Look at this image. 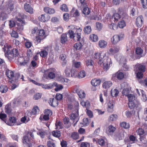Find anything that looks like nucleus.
<instances>
[{
	"mask_svg": "<svg viewBox=\"0 0 147 147\" xmlns=\"http://www.w3.org/2000/svg\"><path fill=\"white\" fill-rule=\"evenodd\" d=\"M42 86V87L45 89H50L53 88V84H40L39 85Z\"/></svg>",
	"mask_w": 147,
	"mask_h": 147,
	"instance_id": "nucleus-33",
	"label": "nucleus"
},
{
	"mask_svg": "<svg viewBox=\"0 0 147 147\" xmlns=\"http://www.w3.org/2000/svg\"><path fill=\"white\" fill-rule=\"evenodd\" d=\"M146 67L145 65L137 63L134 67L135 71L144 72L145 71Z\"/></svg>",
	"mask_w": 147,
	"mask_h": 147,
	"instance_id": "nucleus-5",
	"label": "nucleus"
},
{
	"mask_svg": "<svg viewBox=\"0 0 147 147\" xmlns=\"http://www.w3.org/2000/svg\"><path fill=\"white\" fill-rule=\"evenodd\" d=\"M5 74L8 78L9 79H12V80H13L14 78L13 72L10 70H8L6 71Z\"/></svg>",
	"mask_w": 147,
	"mask_h": 147,
	"instance_id": "nucleus-20",
	"label": "nucleus"
},
{
	"mask_svg": "<svg viewBox=\"0 0 147 147\" xmlns=\"http://www.w3.org/2000/svg\"><path fill=\"white\" fill-rule=\"evenodd\" d=\"M60 9L63 11L67 12L68 10L67 6L65 4H63L61 6Z\"/></svg>",
	"mask_w": 147,
	"mask_h": 147,
	"instance_id": "nucleus-49",
	"label": "nucleus"
},
{
	"mask_svg": "<svg viewBox=\"0 0 147 147\" xmlns=\"http://www.w3.org/2000/svg\"><path fill=\"white\" fill-rule=\"evenodd\" d=\"M143 52V50L140 47H137L135 50V52L136 54L140 55Z\"/></svg>",
	"mask_w": 147,
	"mask_h": 147,
	"instance_id": "nucleus-47",
	"label": "nucleus"
},
{
	"mask_svg": "<svg viewBox=\"0 0 147 147\" xmlns=\"http://www.w3.org/2000/svg\"><path fill=\"white\" fill-rule=\"evenodd\" d=\"M127 97L128 98L129 102L134 101L135 100V96L133 94H129V95Z\"/></svg>",
	"mask_w": 147,
	"mask_h": 147,
	"instance_id": "nucleus-55",
	"label": "nucleus"
},
{
	"mask_svg": "<svg viewBox=\"0 0 147 147\" xmlns=\"http://www.w3.org/2000/svg\"><path fill=\"white\" fill-rule=\"evenodd\" d=\"M119 93V91L116 89L113 90H112L111 91V94L113 97L117 96L118 95Z\"/></svg>",
	"mask_w": 147,
	"mask_h": 147,
	"instance_id": "nucleus-45",
	"label": "nucleus"
},
{
	"mask_svg": "<svg viewBox=\"0 0 147 147\" xmlns=\"http://www.w3.org/2000/svg\"><path fill=\"white\" fill-rule=\"evenodd\" d=\"M126 134V133L123 130H120L114 135L115 138L117 140H122Z\"/></svg>",
	"mask_w": 147,
	"mask_h": 147,
	"instance_id": "nucleus-3",
	"label": "nucleus"
},
{
	"mask_svg": "<svg viewBox=\"0 0 147 147\" xmlns=\"http://www.w3.org/2000/svg\"><path fill=\"white\" fill-rule=\"evenodd\" d=\"M141 3L144 8H147V0H141Z\"/></svg>",
	"mask_w": 147,
	"mask_h": 147,
	"instance_id": "nucleus-57",
	"label": "nucleus"
},
{
	"mask_svg": "<svg viewBox=\"0 0 147 147\" xmlns=\"http://www.w3.org/2000/svg\"><path fill=\"white\" fill-rule=\"evenodd\" d=\"M3 50L5 52V57L10 61L14 58H16L19 55L18 51L16 49H12L11 48L4 45L3 48Z\"/></svg>",
	"mask_w": 147,
	"mask_h": 147,
	"instance_id": "nucleus-1",
	"label": "nucleus"
},
{
	"mask_svg": "<svg viewBox=\"0 0 147 147\" xmlns=\"http://www.w3.org/2000/svg\"><path fill=\"white\" fill-rule=\"evenodd\" d=\"M85 75L84 71H82L78 74V77L79 78H82L85 77Z\"/></svg>",
	"mask_w": 147,
	"mask_h": 147,
	"instance_id": "nucleus-53",
	"label": "nucleus"
},
{
	"mask_svg": "<svg viewBox=\"0 0 147 147\" xmlns=\"http://www.w3.org/2000/svg\"><path fill=\"white\" fill-rule=\"evenodd\" d=\"M120 50V47L119 46H115L113 47L109 50L110 53L111 54L113 55L119 52Z\"/></svg>",
	"mask_w": 147,
	"mask_h": 147,
	"instance_id": "nucleus-18",
	"label": "nucleus"
},
{
	"mask_svg": "<svg viewBox=\"0 0 147 147\" xmlns=\"http://www.w3.org/2000/svg\"><path fill=\"white\" fill-rule=\"evenodd\" d=\"M18 61L22 66L26 65L29 62V60L25 59L23 57H20L18 58Z\"/></svg>",
	"mask_w": 147,
	"mask_h": 147,
	"instance_id": "nucleus-12",
	"label": "nucleus"
},
{
	"mask_svg": "<svg viewBox=\"0 0 147 147\" xmlns=\"http://www.w3.org/2000/svg\"><path fill=\"white\" fill-rule=\"evenodd\" d=\"M82 30L80 28H77L73 38L76 41H79L81 38V32Z\"/></svg>",
	"mask_w": 147,
	"mask_h": 147,
	"instance_id": "nucleus-7",
	"label": "nucleus"
},
{
	"mask_svg": "<svg viewBox=\"0 0 147 147\" xmlns=\"http://www.w3.org/2000/svg\"><path fill=\"white\" fill-rule=\"evenodd\" d=\"M6 7L8 12H10L14 8L13 3L12 2H9L6 6Z\"/></svg>",
	"mask_w": 147,
	"mask_h": 147,
	"instance_id": "nucleus-28",
	"label": "nucleus"
},
{
	"mask_svg": "<svg viewBox=\"0 0 147 147\" xmlns=\"http://www.w3.org/2000/svg\"><path fill=\"white\" fill-rule=\"evenodd\" d=\"M118 25L120 28H123L126 26V23L124 20H122L118 23Z\"/></svg>",
	"mask_w": 147,
	"mask_h": 147,
	"instance_id": "nucleus-44",
	"label": "nucleus"
},
{
	"mask_svg": "<svg viewBox=\"0 0 147 147\" xmlns=\"http://www.w3.org/2000/svg\"><path fill=\"white\" fill-rule=\"evenodd\" d=\"M116 75L117 78L119 80L122 79L124 77L123 74L122 72H118L117 73Z\"/></svg>",
	"mask_w": 147,
	"mask_h": 147,
	"instance_id": "nucleus-52",
	"label": "nucleus"
},
{
	"mask_svg": "<svg viewBox=\"0 0 147 147\" xmlns=\"http://www.w3.org/2000/svg\"><path fill=\"white\" fill-rule=\"evenodd\" d=\"M90 12V9L88 7H85L82 11L83 13L85 15H88Z\"/></svg>",
	"mask_w": 147,
	"mask_h": 147,
	"instance_id": "nucleus-39",
	"label": "nucleus"
},
{
	"mask_svg": "<svg viewBox=\"0 0 147 147\" xmlns=\"http://www.w3.org/2000/svg\"><path fill=\"white\" fill-rule=\"evenodd\" d=\"M24 8L25 11L31 14L33 13V9L30 4L25 3L24 5Z\"/></svg>",
	"mask_w": 147,
	"mask_h": 147,
	"instance_id": "nucleus-10",
	"label": "nucleus"
},
{
	"mask_svg": "<svg viewBox=\"0 0 147 147\" xmlns=\"http://www.w3.org/2000/svg\"><path fill=\"white\" fill-rule=\"evenodd\" d=\"M49 103L51 106L54 107L57 106L58 104L57 100L54 98H50Z\"/></svg>",
	"mask_w": 147,
	"mask_h": 147,
	"instance_id": "nucleus-19",
	"label": "nucleus"
},
{
	"mask_svg": "<svg viewBox=\"0 0 147 147\" xmlns=\"http://www.w3.org/2000/svg\"><path fill=\"white\" fill-rule=\"evenodd\" d=\"M22 23L21 24L20 23H17V26L16 27V31L19 34L23 30L24 27L23 26L25 24V22L22 21Z\"/></svg>",
	"mask_w": 147,
	"mask_h": 147,
	"instance_id": "nucleus-14",
	"label": "nucleus"
},
{
	"mask_svg": "<svg viewBox=\"0 0 147 147\" xmlns=\"http://www.w3.org/2000/svg\"><path fill=\"white\" fill-rule=\"evenodd\" d=\"M55 125L56 128L58 129H61L63 127V125H62L61 122H59L58 123H56Z\"/></svg>",
	"mask_w": 147,
	"mask_h": 147,
	"instance_id": "nucleus-60",
	"label": "nucleus"
},
{
	"mask_svg": "<svg viewBox=\"0 0 147 147\" xmlns=\"http://www.w3.org/2000/svg\"><path fill=\"white\" fill-rule=\"evenodd\" d=\"M39 111V108L38 106H34L33 108L31 111V114L32 115H35L38 113Z\"/></svg>",
	"mask_w": 147,
	"mask_h": 147,
	"instance_id": "nucleus-32",
	"label": "nucleus"
},
{
	"mask_svg": "<svg viewBox=\"0 0 147 147\" xmlns=\"http://www.w3.org/2000/svg\"><path fill=\"white\" fill-rule=\"evenodd\" d=\"M63 121L66 128H67L70 127L71 123L69 122V119L68 117H65L64 118Z\"/></svg>",
	"mask_w": 147,
	"mask_h": 147,
	"instance_id": "nucleus-21",
	"label": "nucleus"
},
{
	"mask_svg": "<svg viewBox=\"0 0 147 147\" xmlns=\"http://www.w3.org/2000/svg\"><path fill=\"white\" fill-rule=\"evenodd\" d=\"M48 77L51 79H53L55 77L56 70L54 68L50 69L48 70Z\"/></svg>",
	"mask_w": 147,
	"mask_h": 147,
	"instance_id": "nucleus-8",
	"label": "nucleus"
},
{
	"mask_svg": "<svg viewBox=\"0 0 147 147\" xmlns=\"http://www.w3.org/2000/svg\"><path fill=\"white\" fill-rule=\"evenodd\" d=\"M90 40L93 42H96L98 40V36L94 34H92L90 36Z\"/></svg>",
	"mask_w": 147,
	"mask_h": 147,
	"instance_id": "nucleus-35",
	"label": "nucleus"
},
{
	"mask_svg": "<svg viewBox=\"0 0 147 147\" xmlns=\"http://www.w3.org/2000/svg\"><path fill=\"white\" fill-rule=\"evenodd\" d=\"M141 92L142 95V99L144 101H145L147 100V98L146 97V95L145 94L144 92L142 90H141Z\"/></svg>",
	"mask_w": 147,
	"mask_h": 147,
	"instance_id": "nucleus-58",
	"label": "nucleus"
},
{
	"mask_svg": "<svg viewBox=\"0 0 147 147\" xmlns=\"http://www.w3.org/2000/svg\"><path fill=\"white\" fill-rule=\"evenodd\" d=\"M74 34L75 33H74V32L71 30H69L67 33V34L69 35L70 38H73L74 37Z\"/></svg>",
	"mask_w": 147,
	"mask_h": 147,
	"instance_id": "nucleus-63",
	"label": "nucleus"
},
{
	"mask_svg": "<svg viewBox=\"0 0 147 147\" xmlns=\"http://www.w3.org/2000/svg\"><path fill=\"white\" fill-rule=\"evenodd\" d=\"M125 15H126L125 13L121 11L120 9H118V13H114L113 15L112 18L114 19L115 22H117L118 20L121 18V16L123 18V16Z\"/></svg>",
	"mask_w": 147,
	"mask_h": 147,
	"instance_id": "nucleus-4",
	"label": "nucleus"
},
{
	"mask_svg": "<svg viewBox=\"0 0 147 147\" xmlns=\"http://www.w3.org/2000/svg\"><path fill=\"white\" fill-rule=\"evenodd\" d=\"M16 121V117H10L8 121L6 120L5 123L7 125L9 126H12L13 125V123H15Z\"/></svg>",
	"mask_w": 147,
	"mask_h": 147,
	"instance_id": "nucleus-17",
	"label": "nucleus"
},
{
	"mask_svg": "<svg viewBox=\"0 0 147 147\" xmlns=\"http://www.w3.org/2000/svg\"><path fill=\"white\" fill-rule=\"evenodd\" d=\"M143 18L142 16H140L137 18L136 20V24L138 27L142 26L143 23Z\"/></svg>",
	"mask_w": 147,
	"mask_h": 147,
	"instance_id": "nucleus-9",
	"label": "nucleus"
},
{
	"mask_svg": "<svg viewBox=\"0 0 147 147\" xmlns=\"http://www.w3.org/2000/svg\"><path fill=\"white\" fill-rule=\"evenodd\" d=\"M74 93H77L79 97L81 98H84L85 97V93L82 90H80L78 89L74 90L73 91Z\"/></svg>",
	"mask_w": 147,
	"mask_h": 147,
	"instance_id": "nucleus-11",
	"label": "nucleus"
},
{
	"mask_svg": "<svg viewBox=\"0 0 147 147\" xmlns=\"http://www.w3.org/2000/svg\"><path fill=\"white\" fill-rule=\"evenodd\" d=\"M117 117L116 114H112L111 115L108 119V120L109 122L115 120Z\"/></svg>",
	"mask_w": 147,
	"mask_h": 147,
	"instance_id": "nucleus-40",
	"label": "nucleus"
},
{
	"mask_svg": "<svg viewBox=\"0 0 147 147\" xmlns=\"http://www.w3.org/2000/svg\"><path fill=\"white\" fill-rule=\"evenodd\" d=\"M71 71V70L68 67H66L65 70V72L67 77H70Z\"/></svg>",
	"mask_w": 147,
	"mask_h": 147,
	"instance_id": "nucleus-50",
	"label": "nucleus"
},
{
	"mask_svg": "<svg viewBox=\"0 0 147 147\" xmlns=\"http://www.w3.org/2000/svg\"><path fill=\"white\" fill-rule=\"evenodd\" d=\"M111 40L113 44L115 45L120 40V37L118 35H114L112 38Z\"/></svg>",
	"mask_w": 147,
	"mask_h": 147,
	"instance_id": "nucleus-15",
	"label": "nucleus"
},
{
	"mask_svg": "<svg viewBox=\"0 0 147 147\" xmlns=\"http://www.w3.org/2000/svg\"><path fill=\"white\" fill-rule=\"evenodd\" d=\"M71 137L74 140H77L79 137V134L77 132H73L71 135Z\"/></svg>",
	"mask_w": 147,
	"mask_h": 147,
	"instance_id": "nucleus-37",
	"label": "nucleus"
},
{
	"mask_svg": "<svg viewBox=\"0 0 147 147\" xmlns=\"http://www.w3.org/2000/svg\"><path fill=\"white\" fill-rule=\"evenodd\" d=\"M8 90L7 86L5 85H2L0 86V92L2 93H6Z\"/></svg>",
	"mask_w": 147,
	"mask_h": 147,
	"instance_id": "nucleus-26",
	"label": "nucleus"
},
{
	"mask_svg": "<svg viewBox=\"0 0 147 147\" xmlns=\"http://www.w3.org/2000/svg\"><path fill=\"white\" fill-rule=\"evenodd\" d=\"M112 84V83L111 81H106L103 84L102 86L104 88L107 89L111 86Z\"/></svg>",
	"mask_w": 147,
	"mask_h": 147,
	"instance_id": "nucleus-27",
	"label": "nucleus"
},
{
	"mask_svg": "<svg viewBox=\"0 0 147 147\" xmlns=\"http://www.w3.org/2000/svg\"><path fill=\"white\" fill-rule=\"evenodd\" d=\"M50 19L49 16L47 14H42L39 18V19L40 21L42 22H45L48 21Z\"/></svg>",
	"mask_w": 147,
	"mask_h": 147,
	"instance_id": "nucleus-16",
	"label": "nucleus"
},
{
	"mask_svg": "<svg viewBox=\"0 0 147 147\" xmlns=\"http://www.w3.org/2000/svg\"><path fill=\"white\" fill-rule=\"evenodd\" d=\"M38 35L39 36L42 37H44V36H45V31L43 29H40L38 30Z\"/></svg>",
	"mask_w": 147,
	"mask_h": 147,
	"instance_id": "nucleus-51",
	"label": "nucleus"
},
{
	"mask_svg": "<svg viewBox=\"0 0 147 147\" xmlns=\"http://www.w3.org/2000/svg\"><path fill=\"white\" fill-rule=\"evenodd\" d=\"M11 36L12 37L17 38L18 37V32H16L15 31L13 30L12 32L11 33Z\"/></svg>",
	"mask_w": 147,
	"mask_h": 147,
	"instance_id": "nucleus-61",
	"label": "nucleus"
},
{
	"mask_svg": "<svg viewBox=\"0 0 147 147\" xmlns=\"http://www.w3.org/2000/svg\"><path fill=\"white\" fill-rule=\"evenodd\" d=\"M44 10L45 12L50 14H53L55 12V10L54 9L49 7H44Z\"/></svg>",
	"mask_w": 147,
	"mask_h": 147,
	"instance_id": "nucleus-25",
	"label": "nucleus"
},
{
	"mask_svg": "<svg viewBox=\"0 0 147 147\" xmlns=\"http://www.w3.org/2000/svg\"><path fill=\"white\" fill-rule=\"evenodd\" d=\"M128 106L131 109H137L140 106V103L139 101L135 100L134 101L129 102Z\"/></svg>",
	"mask_w": 147,
	"mask_h": 147,
	"instance_id": "nucleus-6",
	"label": "nucleus"
},
{
	"mask_svg": "<svg viewBox=\"0 0 147 147\" xmlns=\"http://www.w3.org/2000/svg\"><path fill=\"white\" fill-rule=\"evenodd\" d=\"M49 51L48 48H46L44 50L42 51L39 53L40 55L42 57L45 58L48 55Z\"/></svg>",
	"mask_w": 147,
	"mask_h": 147,
	"instance_id": "nucleus-23",
	"label": "nucleus"
},
{
	"mask_svg": "<svg viewBox=\"0 0 147 147\" xmlns=\"http://www.w3.org/2000/svg\"><path fill=\"white\" fill-rule=\"evenodd\" d=\"M122 93L123 96H125L127 97L129 94L130 91L128 89H124L122 91Z\"/></svg>",
	"mask_w": 147,
	"mask_h": 147,
	"instance_id": "nucleus-42",
	"label": "nucleus"
},
{
	"mask_svg": "<svg viewBox=\"0 0 147 147\" xmlns=\"http://www.w3.org/2000/svg\"><path fill=\"white\" fill-rule=\"evenodd\" d=\"M107 45V42L104 40H101L98 42V45L99 47L101 48H105Z\"/></svg>",
	"mask_w": 147,
	"mask_h": 147,
	"instance_id": "nucleus-30",
	"label": "nucleus"
},
{
	"mask_svg": "<svg viewBox=\"0 0 147 147\" xmlns=\"http://www.w3.org/2000/svg\"><path fill=\"white\" fill-rule=\"evenodd\" d=\"M120 125L121 127L126 129H127L130 127V125L129 123L125 122H123L120 123Z\"/></svg>",
	"mask_w": 147,
	"mask_h": 147,
	"instance_id": "nucleus-36",
	"label": "nucleus"
},
{
	"mask_svg": "<svg viewBox=\"0 0 147 147\" xmlns=\"http://www.w3.org/2000/svg\"><path fill=\"white\" fill-rule=\"evenodd\" d=\"M23 141L24 144L28 143L29 142V139L28 136H26L23 137Z\"/></svg>",
	"mask_w": 147,
	"mask_h": 147,
	"instance_id": "nucleus-59",
	"label": "nucleus"
},
{
	"mask_svg": "<svg viewBox=\"0 0 147 147\" xmlns=\"http://www.w3.org/2000/svg\"><path fill=\"white\" fill-rule=\"evenodd\" d=\"M83 30L85 34H90L91 31V27L90 26H86L84 27Z\"/></svg>",
	"mask_w": 147,
	"mask_h": 147,
	"instance_id": "nucleus-29",
	"label": "nucleus"
},
{
	"mask_svg": "<svg viewBox=\"0 0 147 147\" xmlns=\"http://www.w3.org/2000/svg\"><path fill=\"white\" fill-rule=\"evenodd\" d=\"M93 64V61L91 59H87L86 61V64L88 67H92Z\"/></svg>",
	"mask_w": 147,
	"mask_h": 147,
	"instance_id": "nucleus-41",
	"label": "nucleus"
},
{
	"mask_svg": "<svg viewBox=\"0 0 147 147\" xmlns=\"http://www.w3.org/2000/svg\"><path fill=\"white\" fill-rule=\"evenodd\" d=\"M71 74L70 76L71 77L76 78L78 76L77 72L74 69L71 70Z\"/></svg>",
	"mask_w": 147,
	"mask_h": 147,
	"instance_id": "nucleus-54",
	"label": "nucleus"
},
{
	"mask_svg": "<svg viewBox=\"0 0 147 147\" xmlns=\"http://www.w3.org/2000/svg\"><path fill=\"white\" fill-rule=\"evenodd\" d=\"M101 82V81L100 79H95L92 80L91 84L92 86L95 87L99 85Z\"/></svg>",
	"mask_w": 147,
	"mask_h": 147,
	"instance_id": "nucleus-24",
	"label": "nucleus"
},
{
	"mask_svg": "<svg viewBox=\"0 0 147 147\" xmlns=\"http://www.w3.org/2000/svg\"><path fill=\"white\" fill-rule=\"evenodd\" d=\"M136 74V76L138 79H141L142 78L143 76V72L139 71H135Z\"/></svg>",
	"mask_w": 147,
	"mask_h": 147,
	"instance_id": "nucleus-48",
	"label": "nucleus"
},
{
	"mask_svg": "<svg viewBox=\"0 0 147 147\" xmlns=\"http://www.w3.org/2000/svg\"><path fill=\"white\" fill-rule=\"evenodd\" d=\"M47 145L48 147H55V144L51 141L47 142Z\"/></svg>",
	"mask_w": 147,
	"mask_h": 147,
	"instance_id": "nucleus-64",
	"label": "nucleus"
},
{
	"mask_svg": "<svg viewBox=\"0 0 147 147\" xmlns=\"http://www.w3.org/2000/svg\"><path fill=\"white\" fill-rule=\"evenodd\" d=\"M79 103L78 102H76L75 105L76 109V113H72L70 116V119L71 120L73 121V123L75 122L74 124V126H75L78 122L79 120V114H78V106Z\"/></svg>",
	"mask_w": 147,
	"mask_h": 147,
	"instance_id": "nucleus-2",
	"label": "nucleus"
},
{
	"mask_svg": "<svg viewBox=\"0 0 147 147\" xmlns=\"http://www.w3.org/2000/svg\"><path fill=\"white\" fill-rule=\"evenodd\" d=\"M143 129L142 128H139L138 130L137 131V133L139 135H142L145 133Z\"/></svg>",
	"mask_w": 147,
	"mask_h": 147,
	"instance_id": "nucleus-62",
	"label": "nucleus"
},
{
	"mask_svg": "<svg viewBox=\"0 0 147 147\" xmlns=\"http://www.w3.org/2000/svg\"><path fill=\"white\" fill-rule=\"evenodd\" d=\"M107 61V59H104V60H103V61H104V62H103V63H102H102L103 64V65H104V67H103L104 69L105 70H107L109 68V67L108 65V63H106Z\"/></svg>",
	"mask_w": 147,
	"mask_h": 147,
	"instance_id": "nucleus-46",
	"label": "nucleus"
},
{
	"mask_svg": "<svg viewBox=\"0 0 147 147\" xmlns=\"http://www.w3.org/2000/svg\"><path fill=\"white\" fill-rule=\"evenodd\" d=\"M115 127L112 125H110L108 127V131L109 133H112L115 130Z\"/></svg>",
	"mask_w": 147,
	"mask_h": 147,
	"instance_id": "nucleus-56",
	"label": "nucleus"
},
{
	"mask_svg": "<svg viewBox=\"0 0 147 147\" xmlns=\"http://www.w3.org/2000/svg\"><path fill=\"white\" fill-rule=\"evenodd\" d=\"M82 46V45L81 43L78 42L75 44L74 45V47L76 50H80L81 49Z\"/></svg>",
	"mask_w": 147,
	"mask_h": 147,
	"instance_id": "nucleus-43",
	"label": "nucleus"
},
{
	"mask_svg": "<svg viewBox=\"0 0 147 147\" xmlns=\"http://www.w3.org/2000/svg\"><path fill=\"white\" fill-rule=\"evenodd\" d=\"M100 54L99 53H96L95 54L94 58L95 59H99L98 61V64L101 65L102 63H103L104 62V61H103V59L102 57H100Z\"/></svg>",
	"mask_w": 147,
	"mask_h": 147,
	"instance_id": "nucleus-22",
	"label": "nucleus"
},
{
	"mask_svg": "<svg viewBox=\"0 0 147 147\" xmlns=\"http://www.w3.org/2000/svg\"><path fill=\"white\" fill-rule=\"evenodd\" d=\"M53 87H54V86L56 87V88L55 89V91H57L63 88V87L62 85L60 84H58L56 82H55L53 83Z\"/></svg>",
	"mask_w": 147,
	"mask_h": 147,
	"instance_id": "nucleus-34",
	"label": "nucleus"
},
{
	"mask_svg": "<svg viewBox=\"0 0 147 147\" xmlns=\"http://www.w3.org/2000/svg\"><path fill=\"white\" fill-rule=\"evenodd\" d=\"M67 41V34H63L61 36L60 41L62 44L65 43Z\"/></svg>",
	"mask_w": 147,
	"mask_h": 147,
	"instance_id": "nucleus-31",
	"label": "nucleus"
},
{
	"mask_svg": "<svg viewBox=\"0 0 147 147\" xmlns=\"http://www.w3.org/2000/svg\"><path fill=\"white\" fill-rule=\"evenodd\" d=\"M115 103L113 100H110L108 103L107 111L109 112H112L113 111Z\"/></svg>",
	"mask_w": 147,
	"mask_h": 147,
	"instance_id": "nucleus-13",
	"label": "nucleus"
},
{
	"mask_svg": "<svg viewBox=\"0 0 147 147\" xmlns=\"http://www.w3.org/2000/svg\"><path fill=\"white\" fill-rule=\"evenodd\" d=\"M53 135L56 137L59 138L61 135V133L60 131L59 130H55L52 132Z\"/></svg>",
	"mask_w": 147,
	"mask_h": 147,
	"instance_id": "nucleus-38",
	"label": "nucleus"
}]
</instances>
